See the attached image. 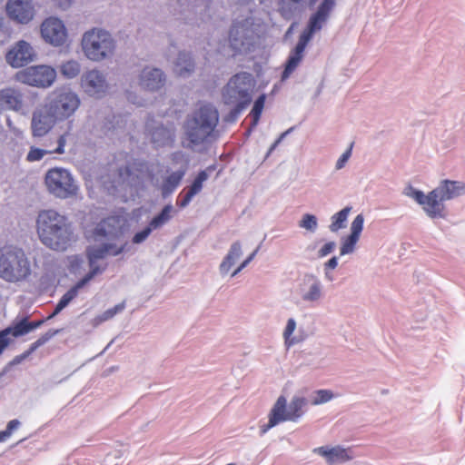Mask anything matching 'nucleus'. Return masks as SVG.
Instances as JSON below:
<instances>
[{
    "label": "nucleus",
    "mask_w": 465,
    "mask_h": 465,
    "mask_svg": "<svg viewBox=\"0 0 465 465\" xmlns=\"http://www.w3.org/2000/svg\"><path fill=\"white\" fill-rule=\"evenodd\" d=\"M124 308H125L124 302L116 304L113 308H110V309L104 311V312H102L101 314L96 315L92 320V325L94 327L99 326L103 322L113 319L116 314L122 312L124 310Z\"/></svg>",
    "instance_id": "obj_36"
},
{
    "label": "nucleus",
    "mask_w": 465,
    "mask_h": 465,
    "mask_svg": "<svg viewBox=\"0 0 465 465\" xmlns=\"http://www.w3.org/2000/svg\"><path fill=\"white\" fill-rule=\"evenodd\" d=\"M46 191L57 199L76 197L80 186L74 174L66 168L53 167L46 171L44 177Z\"/></svg>",
    "instance_id": "obj_8"
},
{
    "label": "nucleus",
    "mask_w": 465,
    "mask_h": 465,
    "mask_svg": "<svg viewBox=\"0 0 465 465\" xmlns=\"http://www.w3.org/2000/svg\"><path fill=\"white\" fill-rule=\"evenodd\" d=\"M364 216L360 213L358 214L351 223V233L344 239H342L341 246L340 248L341 255L351 254L354 252L355 246L360 240L361 233L363 230Z\"/></svg>",
    "instance_id": "obj_22"
},
{
    "label": "nucleus",
    "mask_w": 465,
    "mask_h": 465,
    "mask_svg": "<svg viewBox=\"0 0 465 465\" xmlns=\"http://www.w3.org/2000/svg\"><path fill=\"white\" fill-rule=\"evenodd\" d=\"M330 271L331 270H324V277L327 281L331 282L333 280V276Z\"/></svg>",
    "instance_id": "obj_59"
},
{
    "label": "nucleus",
    "mask_w": 465,
    "mask_h": 465,
    "mask_svg": "<svg viewBox=\"0 0 465 465\" xmlns=\"http://www.w3.org/2000/svg\"><path fill=\"white\" fill-rule=\"evenodd\" d=\"M295 293L303 304L315 306L321 303L325 296L322 280L313 273H305L297 282Z\"/></svg>",
    "instance_id": "obj_14"
},
{
    "label": "nucleus",
    "mask_w": 465,
    "mask_h": 465,
    "mask_svg": "<svg viewBox=\"0 0 465 465\" xmlns=\"http://www.w3.org/2000/svg\"><path fill=\"white\" fill-rule=\"evenodd\" d=\"M441 200L450 201L465 194V183L459 181H442L435 188Z\"/></svg>",
    "instance_id": "obj_25"
},
{
    "label": "nucleus",
    "mask_w": 465,
    "mask_h": 465,
    "mask_svg": "<svg viewBox=\"0 0 465 465\" xmlns=\"http://www.w3.org/2000/svg\"><path fill=\"white\" fill-rule=\"evenodd\" d=\"M312 452L322 457L328 465L343 464L356 457L351 448H344L341 445L317 447L312 450Z\"/></svg>",
    "instance_id": "obj_18"
},
{
    "label": "nucleus",
    "mask_w": 465,
    "mask_h": 465,
    "mask_svg": "<svg viewBox=\"0 0 465 465\" xmlns=\"http://www.w3.org/2000/svg\"><path fill=\"white\" fill-rule=\"evenodd\" d=\"M258 252V249L254 250L232 272V277L236 276L239 272H241L255 257Z\"/></svg>",
    "instance_id": "obj_48"
},
{
    "label": "nucleus",
    "mask_w": 465,
    "mask_h": 465,
    "mask_svg": "<svg viewBox=\"0 0 465 465\" xmlns=\"http://www.w3.org/2000/svg\"><path fill=\"white\" fill-rule=\"evenodd\" d=\"M35 228L40 242L52 251L65 252L76 241L71 223L54 209L38 213Z\"/></svg>",
    "instance_id": "obj_1"
},
{
    "label": "nucleus",
    "mask_w": 465,
    "mask_h": 465,
    "mask_svg": "<svg viewBox=\"0 0 465 465\" xmlns=\"http://www.w3.org/2000/svg\"><path fill=\"white\" fill-rule=\"evenodd\" d=\"M312 1L314 2L315 0H312Z\"/></svg>",
    "instance_id": "obj_61"
},
{
    "label": "nucleus",
    "mask_w": 465,
    "mask_h": 465,
    "mask_svg": "<svg viewBox=\"0 0 465 465\" xmlns=\"http://www.w3.org/2000/svg\"><path fill=\"white\" fill-rule=\"evenodd\" d=\"M184 174V170H179L172 173L165 178V180L160 186L163 197L168 196L175 190V188L179 185Z\"/></svg>",
    "instance_id": "obj_31"
},
{
    "label": "nucleus",
    "mask_w": 465,
    "mask_h": 465,
    "mask_svg": "<svg viewBox=\"0 0 465 465\" xmlns=\"http://www.w3.org/2000/svg\"><path fill=\"white\" fill-rule=\"evenodd\" d=\"M91 280L86 278L85 276L81 279L74 286H73L70 290H68L60 299L56 307L51 315L52 317L58 314L62 310H64L79 293V291L87 284Z\"/></svg>",
    "instance_id": "obj_28"
},
{
    "label": "nucleus",
    "mask_w": 465,
    "mask_h": 465,
    "mask_svg": "<svg viewBox=\"0 0 465 465\" xmlns=\"http://www.w3.org/2000/svg\"><path fill=\"white\" fill-rule=\"evenodd\" d=\"M10 132L18 138H22L24 135V131L16 126H15Z\"/></svg>",
    "instance_id": "obj_58"
},
{
    "label": "nucleus",
    "mask_w": 465,
    "mask_h": 465,
    "mask_svg": "<svg viewBox=\"0 0 465 465\" xmlns=\"http://www.w3.org/2000/svg\"><path fill=\"white\" fill-rule=\"evenodd\" d=\"M257 35V25L252 17L236 20L229 33V43L235 53H246L253 45Z\"/></svg>",
    "instance_id": "obj_12"
},
{
    "label": "nucleus",
    "mask_w": 465,
    "mask_h": 465,
    "mask_svg": "<svg viewBox=\"0 0 465 465\" xmlns=\"http://www.w3.org/2000/svg\"><path fill=\"white\" fill-rule=\"evenodd\" d=\"M42 324V322H28L26 318L15 321L12 325L7 327L8 334L13 338L24 336L35 330Z\"/></svg>",
    "instance_id": "obj_27"
},
{
    "label": "nucleus",
    "mask_w": 465,
    "mask_h": 465,
    "mask_svg": "<svg viewBox=\"0 0 465 465\" xmlns=\"http://www.w3.org/2000/svg\"><path fill=\"white\" fill-rule=\"evenodd\" d=\"M338 395L332 391L327 389H321L312 391L310 395V403L312 406L322 405L330 402L333 399L337 398Z\"/></svg>",
    "instance_id": "obj_34"
},
{
    "label": "nucleus",
    "mask_w": 465,
    "mask_h": 465,
    "mask_svg": "<svg viewBox=\"0 0 465 465\" xmlns=\"http://www.w3.org/2000/svg\"><path fill=\"white\" fill-rule=\"evenodd\" d=\"M50 151L40 149L37 147H31L27 155L26 161L33 163L42 160L46 154H49Z\"/></svg>",
    "instance_id": "obj_44"
},
{
    "label": "nucleus",
    "mask_w": 465,
    "mask_h": 465,
    "mask_svg": "<svg viewBox=\"0 0 465 465\" xmlns=\"http://www.w3.org/2000/svg\"><path fill=\"white\" fill-rule=\"evenodd\" d=\"M45 104L59 122L65 121L74 114L81 104L79 95L68 87L54 90Z\"/></svg>",
    "instance_id": "obj_11"
},
{
    "label": "nucleus",
    "mask_w": 465,
    "mask_h": 465,
    "mask_svg": "<svg viewBox=\"0 0 465 465\" xmlns=\"http://www.w3.org/2000/svg\"><path fill=\"white\" fill-rule=\"evenodd\" d=\"M193 198V195L187 191L185 193V194L183 196V198L181 200L177 201V204L181 208H184L190 203V202L192 201Z\"/></svg>",
    "instance_id": "obj_53"
},
{
    "label": "nucleus",
    "mask_w": 465,
    "mask_h": 465,
    "mask_svg": "<svg viewBox=\"0 0 465 465\" xmlns=\"http://www.w3.org/2000/svg\"><path fill=\"white\" fill-rule=\"evenodd\" d=\"M218 120V112L213 106H201L184 124L187 146L193 148L203 143L213 132Z\"/></svg>",
    "instance_id": "obj_6"
},
{
    "label": "nucleus",
    "mask_w": 465,
    "mask_h": 465,
    "mask_svg": "<svg viewBox=\"0 0 465 465\" xmlns=\"http://www.w3.org/2000/svg\"><path fill=\"white\" fill-rule=\"evenodd\" d=\"M242 255V247L240 242H234L229 248L227 254L224 256L219 266L221 275H226L235 265Z\"/></svg>",
    "instance_id": "obj_26"
},
{
    "label": "nucleus",
    "mask_w": 465,
    "mask_h": 465,
    "mask_svg": "<svg viewBox=\"0 0 465 465\" xmlns=\"http://www.w3.org/2000/svg\"><path fill=\"white\" fill-rule=\"evenodd\" d=\"M335 6V0H323L317 11L310 17L307 28L300 35L298 44L291 53L282 80H286L301 63L306 45L313 35L320 31L330 17L331 12Z\"/></svg>",
    "instance_id": "obj_4"
},
{
    "label": "nucleus",
    "mask_w": 465,
    "mask_h": 465,
    "mask_svg": "<svg viewBox=\"0 0 465 465\" xmlns=\"http://www.w3.org/2000/svg\"><path fill=\"white\" fill-rule=\"evenodd\" d=\"M420 205L422 206L425 213L431 219L445 218L447 216L444 201L440 198L435 189L425 194V199Z\"/></svg>",
    "instance_id": "obj_23"
},
{
    "label": "nucleus",
    "mask_w": 465,
    "mask_h": 465,
    "mask_svg": "<svg viewBox=\"0 0 465 465\" xmlns=\"http://www.w3.org/2000/svg\"><path fill=\"white\" fill-rule=\"evenodd\" d=\"M35 53L32 45L24 41H18L6 53V63L14 68L23 67L34 60Z\"/></svg>",
    "instance_id": "obj_20"
},
{
    "label": "nucleus",
    "mask_w": 465,
    "mask_h": 465,
    "mask_svg": "<svg viewBox=\"0 0 465 465\" xmlns=\"http://www.w3.org/2000/svg\"><path fill=\"white\" fill-rule=\"evenodd\" d=\"M173 207L172 204L165 205L161 213L154 216L149 223V225L153 230H158L164 226L167 223L171 221L173 214Z\"/></svg>",
    "instance_id": "obj_32"
},
{
    "label": "nucleus",
    "mask_w": 465,
    "mask_h": 465,
    "mask_svg": "<svg viewBox=\"0 0 465 465\" xmlns=\"http://www.w3.org/2000/svg\"><path fill=\"white\" fill-rule=\"evenodd\" d=\"M209 178V173L206 170L202 171L198 173L196 178L193 180L192 185L188 189V192L195 196L199 193L203 189V184Z\"/></svg>",
    "instance_id": "obj_40"
},
{
    "label": "nucleus",
    "mask_w": 465,
    "mask_h": 465,
    "mask_svg": "<svg viewBox=\"0 0 465 465\" xmlns=\"http://www.w3.org/2000/svg\"><path fill=\"white\" fill-rule=\"evenodd\" d=\"M307 400L301 395H294L290 403L284 396H280L273 404L266 424L261 426V434L284 421L297 422L305 413Z\"/></svg>",
    "instance_id": "obj_7"
},
{
    "label": "nucleus",
    "mask_w": 465,
    "mask_h": 465,
    "mask_svg": "<svg viewBox=\"0 0 465 465\" xmlns=\"http://www.w3.org/2000/svg\"><path fill=\"white\" fill-rule=\"evenodd\" d=\"M194 69V63L191 55L185 52H180L174 62L173 71L180 76L189 75Z\"/></svg>",
    "instance_id": "obj_29"
},
{
    "label": "nucleus",
    "mask_w": 465,
    "mask_h": 465,
    "mask_svg": "<svg viewBox=\"0 0 465 465\" xmlns=\"http://www.w3.org/2000/svg\"><path fill=\"white\" fill-rule=\"evenodd\" d=\"M153 231V229L151 228V226L148 224L146 227H144L141 231L134 233V235L132 238L133 243H134V244L143 243L144 241H146V239L149 237V235L151 234V232Z\"/></svg>",
    "instance_id": "obj_45"
},
{
    "label": "nucleus",
    "mask_w": 465,
    "mask_h": 465,
    "mask_svg": "<svg viewBox=\"0 0 465 465\" xmlns=\"http://www.w3.org/2000/svg\"><path fill=\"white\" fill-rule=\"evenodd\" d=\"M254 85L255 82L251 74H236L223 88V99L225 104L233 105L241 111L251 102Z\"/></svg>",
    "instance_id": "obj_9"
},
{
    "label": "nucleus",
    "mask_w": 465,
    "mask_h": 465,
    "mask_svg": "<svg viewBox=\"0 0 465 465\" xmlns=\"http://www.w3.org/2000/svg\"><path fill=\"white\" fill-rule=\"evenodd\" d=\"M338 265V258L333 256L328 262H326L323 265L324 270H333Z\"/></svg>",
    "instance_id": "obj_55"
},
{
    "label": "nucleus",
    "mask_w": 465,
    "mask_h": 465,
    "mask_svg": "<svg viewBox=\"0 0 465 465\" xmlns=\"http://www.w3.org/2000/svg\"><path fill=\"white\" fill-rule=\"evenodd\" d=\"M403 194L407 197L413 199L419 204L422 203V201L425 199L424 193L420 190H417L411 185H408L404 188Z\"/></svg>",
    "instance_id": "obj_43"
},
{
    "label": "nucleus",
    "mask_w": 465,
    "mask_h": 465,
    "mask_svg": "<svg viewBox=\"0 0 465 465\" xmlns=\"http://www.w3.org/2000/svg\"><path fill=\"white\" fill-rule=\"evenodd\" d=\"M296 327V321L293 318H289L282 332V336L287 346H292L296 342V339L292 336Z\"/></svg>",
    "instance_id": "obj_39"
},
{
    "label": "nucleus",
    "mask_w": 465,
    "mask_h": 465,
    "mask_svg": "<svg viewBox=\"0 0 465 465\" xmlns=\"http://www.w3.org/2000/svg\"><path fill=\"white\" fill-rule=\"evenodd\" d=\"M54 1L63 10L68 9L71 6L72 2H73V0H54Z\"/></svg>",
    "instance_id": "obj_56"
},
{
    "label": "nucleus",
    "mask_w": 465,
    "mask_h": 465,
    "mask_svg": "<svg viewBox=\"0 0 465 465\" xmlns=\"http://www.w3.org/2000/svg\"><path fill=\"white\" fill-rule=\"evenodd\" d=\"M59 71L64 78L74 79L81 72V64L75 59H69L60 64Z\"/></svg>",
    "instance_id": "obj_33"
},
{
    "label": "nucleus",
    "mask_w": 465,
    "mask_h": 465,
    "mask_svg": "<svg viewBox=\"0 0 465 465\" xmlns=\"http://www.w3.org/2000/svg\"><path fill=\"white\" fill-rule=\"evenodd\" d=\"M303 0H282L281 12L282 15L290 19L293 13L302 7Z\"/></svg>",
    "instance_id": "obj_37"
},
{
    "label": "nucleus",
    "mask_w": 465,
    "mask_h": 465,
    "mask_svg": "<svg viewBox=\"0 0 465 465\" xmlns=\"http://www.w3.org/2000/svg\"><path fill=\"white\" fill-rule=\"evenodd\" d=\"M41 35L45 42L54 46L63 45L67 38L64 22L57 17L45 19L41 25Z\"/></svg>",
    "instance_id": "obj_17"
},
{
    "label": "nucleus",
    "mask_w": 465,
    "mask_h": 465,
    "mask_svg": "<svg viewBox=\"0 0 465 465\" xmlns=\"http://www.w3.org/2000/svg\"><path fill=\"white\" fill-rule=\"evenodd\" d=\"M146 177H150L153 185L159 186L158 181H154L151 177L146 164L143 163H134L132 166H127L124 169H119L117 178L112 181L111 185H107L104 182L105 188L110 192H130L137 191Z\"/></svg>",
    "instance_id": "obj_10"
},
{
    "label": "nucleus",
    "mask_w": 465,
    "mask_h": 465,
    "mask_svg": "<svg viewBox=\"0 0 465 465\" xmlns=\"http://www.w3.org/2000/svg\"><path fill=\"white\" fill-rule=\"evenodd\" d=\"M118 221L115 217H108L97 224L94 236L97 243L88 247L87 258L90 271L85 275L92 280L95 275L102 273L104 267H101L97 261L106 256H116L125 250L126 244H117L115 242H104L113 239L118 232Z\"/></svg>",
    "instance_id": "obj_2"
},
{
    "label": "nucleus",
    "mask_w": 465,
    "mask_h": 465,
    "mask_svg": "<svg viewBox=\"0 0 465 465\" xmlns=\"http://www.w3.org/2000/svg\"><path fill=\"white\" fill-rule=\"evenodd\" d=\"M68 260L70 272L74 274L80 273L81 269L84 263V260L76 255L69 257Z\"/></svg>",
    "instance_id": "obj_47"
},
{
    "label": "nucleus",
    "mask_w": 465,
    "mask_h": 465,
    "mask_svg": "<svg viewBox=\"0 0 465 465\" xmlns=\"http://www.w3.org/2000/svg\"><path fill=\"white\" fill-rule=\"evenodd\" d=\"M81 87L91 97H103L109 88L105 74L98 69H91L81 76Z\"/></svg>",
    "instance_id": "obj_15"
},
{
    "label": "nucleus",
    "mask_w": 465,
    "mask_h": 465,
    "mask_svg": "<svg viewBox=\"0 0 465 465\" xmlns=\"http://www.w3.org/2000/svg\"><path fill=\"white\" fill-rule=\"evenodd\" d=\"M33 272L25 251L13 243L0 247V278L8 283H20L29 280Z\"/></svg>",
    "instance_id": "obj_3"
},
{
    "label": "nucleus",
    "mask_w": 465,
    "mask_h": 465,
    "mask_svg": "<svg viewBox=\"0 0 465 465\" xmlns=\"http://www.w3.org/2000/svg\"><path fill=\"white\" fill-rule=\"evenodd\" d=\"M6 125L8 127L9 131H11L15 126L9 117L6 118Z\"/></svg>",
    "instance_id": "obj_60"
},
{
    "label": "nucleus",
    "mask_w": 465,
    "mask_h": 465,
    "mask_svg": "<svg viewBox=\"0 0 465 465\" xmlns=\"http://www.w3.org/2000/svg\"><path fill=\"white\" fill-rule=\"evenodd\" d=\"M351 210V207H345L331 216V223L329 226L331 232H336L346 227L347 219Z\"/></svg>",
    "instance_id": "obj_35"
},
{
    "label": "nucleus",
    "mask_w": 465,
    "mask_h": 465,
    "mask_svg": "<svg viewBox=\"0 0 465 465\" xmlns=\"http://www.w3.org/2000/svg\"><path fill=\"white\" fill-rule=\"evenodd\" d=\"M264 103H265V95L264 94H262L261 96H259L258 99L254 102L252 110L250 114L252 125L257 124V123L260 119V116L262 114V112L263 110Z\"/></svg>",
    "instance_id": "obj_41"
},
{
    "label": "nucleus",
    "mask_w": 465,
    "mask_h": 465,
    "mask_svg": "<svg viewBox=\"0 0 465 465\" xmlns=\"http://www.w3.org/2000/svg\"><path fill=\"white\" fill-rule=\"evenodd\" d=\"M66 137H67L66 134L60 135L57 140V147L54 150L50 151V153H58V154L64 153V147L66 144Z\"/></svg>",
    "instance_id": "obj_49"
},
{
    "label": "nucleus",
    "mask_w": 465,
    "mask_h": 465,
    "mask_svg": "<svg viewBox=\"0 0 465 465\" xmlns=\"http://www.w3.org/2000/svg\"><path fill=\"white\" fill-rule=\"evenodd\" d=\"M44 345L43 342L38 339L34 343H32L30 349L28 351H26L25 354L21 355V359L26 358L29 354H31L33 351H35L37 348Z\"/></svg>",
    "instance_id": "obj_54"
},
{
    "label": "nucleus",
    "mask_w": 465,
    "mask_h": 465,
    "mask_svg": "<svg viewBox=\"0 0 465 465\" xmlns=\"http://www.w3.org/2000/svg\"><path fill=\"white\" fill-rule=\"evenodd\" d=\"M11 342V336L8 334V331L3 330L0 331V354Z\"/></svg>",
    "instance_id": "obj_50"
},
{
    "label": "nucleus",
    "mask_w": 465,
    "mask_h": 465,
    "mask_svg": "<svg viewBox=\"0 0 465 465\" xmlns=\"http://www.w3.org/2000/svg\"><path fill=\"white\" fill-rule=\"evenodd\" d=\"M5 9L10 19L22 25L28 24L35 15L32 0H8Z\"/></svg>",
    "instance_id": "obj_19"
},
{
    "label": "nucleus",
    "mask_w": 465,
    "mask_h": 465,
    "mask_svg": "<svg viewBox=\"0 0 465 465\" xmlns=\"http://www.w3.org/2000/svg\"><path fill=\"white\" fill-rule=\"evenodd\" d=\"M56 70L46 64L34 65L20 70L15 74V80L38 88L50 87L56 79Z\"/></svg>",
    "instance_id": "obj_13"
},
{
    "label": "nucleus",
    "mask_w": 465,
    "mask_h": 465,
    "mask_svg": "<svg viewBox=\"0 0 465 465\" xmlns=\"http://www.w3.org/2000/svg\"><path fill=\"white\" fill-rule=\"evenodd\" d=\"M59 122L49 106L45 104L35 109L32 114L31 130L35 137L45 135Z\"/></svg>",
    "instance_id": "obj_16"
},
{
    "label": "nucleus",
    "mask_w": 465,
    "mask_h": 465,
    "mask_svg": "<svg viewBox=\"0 0 465 465\" xmlns=\"http://www.w3.org/2000/svg\"><path fill=\"white\" fill-rule=\"evenodd\" d=\"M298 225L300 228L313 233L318 229V219L314 214L305 213L302 216Z\"/></svg>",
    "instance_id": "obj_38"
},
{
    "label": "nucleus",
    "mask_w": 465,
    "mask_h": 465,
    "mask_svg": "<svg viewBox=\"0 0 465 465\" xmlns=\"http://www.w3.org/2000/svg\"><path fill=\"white\" fill-rule=\"evenodd\" d=\"M174 129L160 125L152 133V140L157 146L166 145L173 141Z\"/></svg>",
    "instance_id": "obj_30"
},
{
    "label": "nucleus",
    "mask_w": 465,
    "mask_h": 465,
    "mask_svg": "<svg viewBox=\"0 0 465 465\" xmlns=\"http://www.w3.org/2000/svg\"><path fill=\"white\" fill-rule=\"evenodd\" d=\"M80 45L87 60L101 63L113 59L116 53L117 42L111 32L95 26L83 34Z\"/></svg>",
    "instance_id": "obj_5"
},
{
    "label": "nucleus",
    "mask_w": 465,
    "mask_h": 465,
    "mask_svg": "<svg viewBox=\"0 0 465 465\" xmlns=\"http://www.w3.org/2000/svg\"><path fill=\"white\" fill-rule=\"evenodd\" d=\"M336 247V243L334 242H329L325 243L318 252L319 257H325L328 254L331 253Z\"/></svg>",
    "instance_id": "obj_51"
},
{
    "label": "nucleus",
    "mask_w": 465,
    "mask_h": 465,
    "mask_svg": "<svg viewBox=\"0 0 465 465\" xmlns=\"http://www.w3.org/2000/svg\"><path fill=\"white\" fill-rule=\"evenodd\" d=\"M292 131V128L288 129L284 133H282L279 138L271 145V147L268 150L267 156L270 155L275 148L281 143V142L283 140V138L290 134Z\"/></svg>",
    "instance_id": "obj_52"
},
{
    "label": "nucleus",
    "mask_w": 465,
    "mask_h": 465,
    "mask_svg": "<svg viewBox=\"0 0 465 465\" xmlns=\"http://www.w3.org/2000/svg\"><path fill=\"white\" fill-rule=\"evenodd\" d=\"M24 107V94L19 88L5 87L0 90V112L22 113Z\"/></svg>",
    "instance_id": "obj_21"
},
{
    "label": "nucleus",
    "mask_w": 465,
    "mask_h": 465,
    "mask_svg": "<svg viewBox=\"0 0 465 465\" xmlns=\"http://www.w3.org/2000/svg\"><path fill=\"white\" fill-rule=\"evenodd\" d=\"M57 333H58V331H49L48 332L42 335L39 339L43 342V344H45Z\"/></svg>",
    "instance_id": "obj_57"
},
{
    "label": "nucleus",
    "mask_w": 465,
    "mask_h": 465,
    "mask_svg": "<svg viewBox=\"0 0 465 465\" xmlns=\"http://www.w3.org/2000/svg\"><path fill=\"white\" fill-rule=\"evenodd\" d=\"M352 143L350 147L338 158L335 163V170L340 171L345 167L351 156Z\"/></svg>",
    "instance_id": "obj_46"
},
{
    "label": "nucleus",
    "mask_w": 465,
    "mask_h": 465,
    "mask_svg": "<svg viewBox=\"0 0 465 465\" xmlns=\"http://www.w3.org/2000/svg\"><path fill=\"white\" fill-rule=\"evenodd\" d=\"M21 425V422L15 419L7 423L6 429L0 431V442H5L15 430H16Z\"/></svg>",
    "instance_id": "obj_42"
},
{
    "label": "nucleus",
    "mask_w": 465,
    "mask_h": 465,
    "mask_svg": "<svg viewBox=\"0 0 465 465\" xmlns=\"http://www.w3.org/2000/svg\"><path fill=\"white\" fill-rule=\"evenodd\" d=\"M165 83V75L159 68L145 67L140 74V84L148 90H158Z\"/></svg>",
    "instance_id": "obj_24"
}]
</instances>
